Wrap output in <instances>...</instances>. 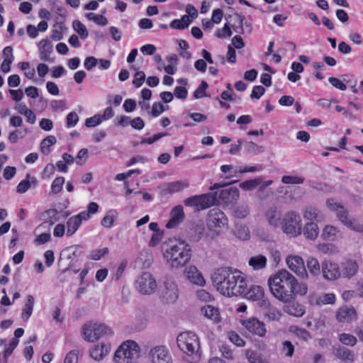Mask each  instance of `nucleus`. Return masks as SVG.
<instances>
[{
    "instance_id": "18",
    "label": "nucleus",
    "mask_w": 363,
    "mask_h": 363,
    "mask_svg": "<svg viewBox=\"0 0 363 363\" xmlns=\"http://www.w3.org/2000/svg\"><path fill=\"white\" fill-rule=\"evenodd\" d=\"M264 216L270 226L279 227L282 219L281 212L276 206L268 207L264 211Z\"/></svg>"
},
{
    "instance_id": "48",
    "label": "nucleus",
    "mask_w": 363,
    "mask_h": 363,
    "mask_svg": "<svg viewBox=\"0 0 363 363\" xmlns=\"http://www.w3.org/2000/svg\"><path fill=\"white\" fill-rule=\"evenodd\" d=\"M30 174H27L26 179H23L17 186L16 191L19 194H23L26 192L30 187Z\"/></svg>"
},
{
    "instance_id": "43",
    "label": "nucleus",
    "mask_w": 363,
    "mask_h": 363,
    "mask_svg": "<svg viewBox=\"0 0 363 363\" xmlns=\"http://www.w3.org/2000/svg\"><path fill=\"white\" fill-rule=\"evenodd\" d=\"M72 27L79 34L82 39H86L89 35V32L86 26L79 21L75 20L72 22Z\"/></svg>"
},
{
    "instance_id": "26",
    "label": "nucleus",
    "mask_w": 363,
    "mask_h": 363,
    "mask_svg": "<svg viewBox=\"0 0 363 363\" xmlns=\"http://www.w3.org/2000/svg\"><path fill=\"white\" fill-rule=\"evenodd\" d=\"M38 48L40 52V59L45 62H50L49 55L53 51V45L48 39H43L38 43Z\"/></svg>"
},
{
    "instance_id": "10",
    "label": "nucleus",
    "mask_w": 363,
    "mask_h": 363,
    "mask_svg": "<svg viewBox=\"0 0 363 363\" xmlns=\"http://www.w3.org/2000/svg\"><path fill=\"white\" fill-rule=\"evenodd\" d=\"M135 287L140 294L150 295L155 291L157 284L150 273L144 272L136 279Z\"/></svg>"
},
{
    "instance_id": "23",
    "label": "nucleus",
    "mask_w": 363,
    "mask_h": 363,
    "mask_svg": "<svg viewBox=\"0 0 363 363\" xmlns=\"http://www.w3.org/2000/svg\"><path fill=\"white\" fill-rule=\"evenodd\" d=\"M111 350V345L108 343L101 342L95 345L90 351V356L96 361L101 360L106 357Z\"/></svg>"
},
{
    "instance_id": "4",
    "label": "nucleus",
    "mask_w": 363,
    "mask_h": 363,
    "mask_svg": "<svg viewBox=\"0 0 363 363\" xmlns=\"http://www.w3.org/2000/svg\"><path fill=\"white\" fill-rule=\"evenodd\" d=\"M139 346L133 340L123 342L116 350L113 356L114 363H134L139 357Z\"/></svg>"
},
{
    "instance_id": "3",
    "label": "nucleus",
    "mask_w": 363,
    "mask_h": 363,
    "mask_svg": "<svg viewBox=\"0 0 363 363\" xmlns=\"http://www.w3.org/2000/svg\"><path fill=\"white\" fill-rule=\"evenodd\" d=\"M164 257L172 267H181L191 259V248L185 241H176L166 250Z\"/></svg>"
},
{
    "instance_id": "25",
    "label": "nucleus",
    "mask_w": 363,
    "mask_h": 363,
    "mask_svg": "<svg viewBox=\"0 0 363 363\" xmlns=\"http://www.w3.org/2000/svg\"><path fill=\"white\" fill-rule=\"evenodd\" d=\"M239 190L235 187L223 189L219 194V198L226 203H231L236 201L239 199Z\"/></svg>"
},
{
    "instance_id": "63",
    "label": "nucleus",
    "mask_w": 363,
    "mask_h": 363,
    "mask_svg": "<svg viewBox=\"0 0 363 363\" xmlns=\"http://www.w3.org/2000/svg\"><path fill=\"white\" fill-rule=\"evenodd\" d=\"M79 351L73 350L67 354L64 363H77Z\"/></svg>"
},
{
    "instance_id": "32",
    "label": "nucleus",
    "mask_w": 363,
    "mask_h": 363,
    "mask_svg": "<svg viewBox=\"0 0 363 363\" xmlns=\"http://www.w3.org/2000/svg\"><path fill=\"white\" fill-rule=\"evenodd\" d=\"M201 313L215 323H219L220 321V313L217 308L208 305L201 308Z\"/></svg>"
},
{
    "instance_id": "62",
    "label": "nucleus",
    "mask_w": 363,
    "mask_h": 363,
    "mask_svg": "<svg viewBox=\"0 0 363 363\" xmlns=\"http://www.w3.org/2000/svg\"><path fill=\"white\" fill-rule=\"evenodd\" d=\"M163 235H164V232L162 230L157 231V233H153V234L152 235L151 239L149 242V246L155 247L157 245H158L161 242V240L163 238Z\"/></svg>"
},
{
    "instance_id": "50",
    "label": "nucleus",
    "mask_w": 363,
    "mask_h": 363,
    "mask_svg": "<svg viewBox=\"0 0 363 363\" xmlns=\"http://www.w3.org/2000/svg\"><path fill=\"white\" fill-rule=\"evenodd\" d=\"M19 340L16 338H13L11 341L6 346V348L3 352V357L6 361L7 358L12 354L15 348L18 345Z\"/></svg>"
},
{
    "instance_id": "53",
    "label": "nucleus",
    "mask_w": 363,
    "mask_h": 363,
    "mask_svg": "<svg viewBox=\"0 0 363 363\" xmlns=\"http://www.w3.org/2000/svg\"><path fill=\"white\" fill-rule=\"evenodd\" d=\"M339 339L342 344L346 345L353 346L357 342V338L350 334L342 333Z\"/></svg>"
},
{
    "instance_id": "39",
    "label": "nucleus",
    "mask_w": 363,
    "mask_h": 363,
    "mask_svg": "<svg viewBox=\"0 0 363 363\" xmlns=\"http://www.w3.org/2000/svg\"><path fill=\"white\" fill-rule=\"evenodd\" d=\"M57 142L56 138L54 135H49L44 138L40 143L41 152L48 155L50 153V146L55 144Z\"/></svg>"
},
{
    "instance_id": "58",
    "label": "nucleus",
    "mask_w": 363,
    "mask_h": 363,
    "mask_svg": "<svg viewBox=\"0 0 363 363\" xmlns=\"http://www.w3.org/2000/svg\"><path fill=\"white\" fill-rule=\"evenodd\" d=\"M229 340L236 346L242 347L245 345L243 339L235 332L232 331L229 333Z\"/></svg>"
},
{
    "instance_id": "14",
    "label": "nucleus",
    "mask_w": 363,
    "mask_h": 363,
    "mask_svg": "<svg viewBox=\"0 0 363 363\" xmlns=\"http://www.w3.org/2000/svg\"><path fill=\"white\" fill-rule=\"evenodd\" d=\"M289 268L302 279L308 277L303 259L297 255H289L286 259Z\"/></svg>"
},
{
    "instance_id": "24",
    "label": "nucleus",
    "mask_w": 363,
    "mask_h": 363,
    "mask_svg": "<svg viewBox=\"0 0 363 363\" xmlns=\"http://www.w3.org/2000/svg\"><path fill=\"white\" fill-rule=\"evenodd\" d=\"M187 279L192 283L203 286L206 283L202 274L194 266H190L185 270Z\"/></svg>"
},
{
    "instance_id": "42",
    "label": "nucleus",
    "mask_w": 363,
    "mask_h": 363,
    "mask_svg": "<svg viewBox=\"0 0 363 363\" xmlns=\"http://www.w3.org/2000/svg\"><path fill=\"white\" fill-rule=\"evenodd\" d=\"M267 263V259L263 255L252 257L250 259L249 264L253 267L254 269L258 270L264 268Z\"/></svg>"
},
{
    "instance_id": "17",
    "label": "nucleus",
    "mask_w": 363,
    "mask_h": 363,
    "mask_svg": "<svg viewBox=\"0 0 363 363\" xmlns=\"http://www.w3.org/2000/svg\"><path fill=\"white\" fill-rule=\"evenodd\" d=\"M170 218L166 223L165 227L168 229H172L177 227L184 219V213L183 206L177 205L170 211Z\"/></svg>"
},
{
    "instance_id": "64",
    "label": "nucleus",
    "mask_w": 363,
    "mask_h": 363,
    "mask_svg": "<svg viewBox=\"0 0 363 363\" xmlns=\"http://www.w3.org/2000/svg\"><path fill=\"white\" fill-rule=\"evenodd\" d=\"M265 89L260 85L255 86L252 88V93L250 94V97L252 99H259L260 97L264 94Z\"/></svg>"
},
{
    "instance_id": "30",
    "label": "nucleus",
    "mask_w": 363,
    "mask_h": 363,
    "mask_svg": "<svg viewBox=\"0 0 363 363\" xmlns=\"http://www.w3.org/2000/svg\"><path fill=\"white\" fill-rule=\"evenodd\" d=\"M288 303L289 304L285 306L284 308V311L286 313L296 317H301L303 315L305 308L301 304L293 301Z\"/></svg>"
},
{
    "instance_id": "55",
    "label": "nucleus",
    "mask_w": 363,
    "mask_h": 363,
    "mask_svg": "<svg viewBox=\"0 0 363 363\" xmlns=\"http://www.w3.org/2000/svg\"><path fill=\"white\" fill-rule=\"evenodd\" d=\"M282 352L287 357H292L294 352V346L291 341L286 340L282 343Z\"/></svg>"
},
{
    "instance_id": "37",
    "label": "nucleus",
    "mask_w": 363,
    "mask_h": 363,
    "mask_svg": "<svg viewBox=\"0 0 363 363\" xmlns=\"http://www.w3.org/2000/svg\"><path fill=\"white\" fill-rule=\"evenodd\" d=\"M289 332L295 335L298 338L306 342L312 338L311 333L305 328H299L296 325H292L289 328Z\"/></svg>"
},
{
    "instance_id": "31",
    "label": "nucleus",
    "mask_w": 363,
    "mask_h": 363,
    "mask_svg": "<svg viewBox=\"0 0 363 363\" xmlns=\"http://www.w3.org/2000/svg\"><path fill=\"white\" fill-rule=\"evenodd\" d=\"M305 237L309 240H315L319 233V228L316 223L308 222L303 228Z\"/></svg>"
},
{
    "instance_id": "11",
    "label": "nucleus",
    "mask_w": 363,
    "mask_h": 363,
    "mask_svg": "<svg viewBox=\"0 0 363 363\" xmlns=\"http://www.w3.org/2000/svg\"><path fill=\"white\" fill-rule=\"evenodd\" d=\"M216 197L211 194L196 195L186 199L184 201L186 206L196 207L197 209H206L215 203Z\"/></svg>"
},
{
    "instance_id": "27",
    "label": "nucleus",
    "mask_w": 363,
    "mask_h": 363,
    "mask_svg": "<svg viewBox=\"0 0 363 363\" xmlns=\"http://www.w3.org/2000/svg\"><path fill=\"white\" fill-rule=\"evenodd\" d=\"M336 318L343 323L352 321L356 318V311L354 308H341L337 312Z\"/></svg>"
},
{
    "instance_id": "41",
    "label": "nucleus",
    "mask_w": 363,
    "mask_h": 363,
    "mask_svg": "<svg viewBox=\"0 0 363 363\" xmlns=\"http://www.w3.org/2000/svg\"><path fill=\"white\" fill-rule=\"evenodd\" d=\"M307 267L309 272L313 276H318L322 272L321 267L317 259L314 257H310L307 260Z\"/></svg>"
},
{
    "instance_id": "2",
    "label": "nucleus",
    "mask_w": 363,
    "mask_h": 363,
    "mask_svg": "<svg viewBox=\"0 0 363 363\" xmlns=\"http://www.w3.org/2000/svg\"><path fill=\"white\" fill-rule=\"evenodd\" d=\"M211 279L217 290L224 296H238L246 288V280L241 272L230 267L218 269Z\"/></svg>"
},
{
    "instance_id": "47",
    "label": "nucleus",
    "mask_w": 363,
    "mask_h": 363,
    "mask_svg": "<svg viewBox=\"0 0 363 363\" xmlns=\"http://www.w3.org/2000/svg\"><path fill=\"white\" fill-rule=\"evenodd\" d=\"M86 17L99 26H104L108 23L107 18L102 15H96L94 13H89L86 14Z\"/></svg>"
},
{
    "instance_id": "13",
    "label": "nucleus",
    "mask_w": 363,
    "mask_h": 363,
    "mask_svg": "<svg viewBox=\"0 0 363 363\" xmlns=\"http://www.w3.org/2000/svg\"><path fill=\"white\" fill-rule=\"evenodd\" d=\"M152 363H172V359L168 349L162 345L152 347L149 353Z\"/></svg>"
},
{
    "instance_id": "57",
    "label": "nucleus",
    "mask_w": 363,
    "mask_h": 363,
    "mask_svg": "<svg viewBox=\"0 0 363 363\" xmlns=\"http://www.w3.org/2000/svg\"><path fill=\"white\" fill-rule=\"evenodd\" d=\"M145 79V74L143 71L136 72L134 74L133 84L136 88H139L143 85Z\"/></svg>"
},
{
    "instance_id": "40",
    "label": "nucleus",
    "mask_w": 363,
    "mask_h": 363,
    "mask_svg": "<svg viewBox=\"0 0 363 363\" xmlns=\"http://www.w3.org/2000/svg\"><path fill=\"white\" fill-rule=\"evenodd\" d=\"M81 224L79 219L77 218L75 216L70 217L67 221L66 235L67 236H71L74 234Z\"/></svg>"
},
{
    "instance_id": "29",
    "label": "nucleus",
    "mask_w": 363,
    "mask_h": 363,
    "mask_svg": "<svg viewBox=\"0 0 363 363\" xmlns=\"http://www.w3.org/2000/svg\"><path fill=\"white\" fill-rule=\"evenodd\" d=\"M303 218L311 222H320L323 219V215L320 211L313 206H308L303 212Z\"/></svg>"
},
{
    "instance_id": "46",
    "label": "nucleus",
    "mask_w": 363,
    "mask_h": 363,
    "mask_svg": "<svg viewBox=\"0 0 363 363\" xmlns=\"http://www.w3.org/2000/svg\"><path fill=\"white\" fill-rule=\"evenodd\" d=\"M246 357L250 363H267L259 353L253 350H247Z\"/></svg>"
},
{
    "instance_id": "5",
    "label": "nucleus",
    "mask_w": 363,
    "mask_h": 363,
    "mask_svg": "<svg viewBox=\"0 0 363 363\" xmlns=\"http://www.w3.org/2000/svg\"><path fill=\"white\" fill-rule=\"evenodd\" d=\"M112 330L104 323L89 322L84 323L82 328V334L84 339L90 342L97 341L105 335H112Z\"/></svg>"
},
{
    "instance_id": "15",
    "label": "nucleus",
    "mask_w": 363,
    "mask_h": 363,
    "mask_svg": "<svg viewBox=\"0 0 363 363\" xmlns=\"http://www.w3.org/2000/svg\"><path fill=\"white\" fill-rule=\"evenodd\" d=\"M179 297V290L176 284L172 281L164 282V287L161 291L160 298L166 303H174Z\"/></svg>"
},
{
    "instance_id": "16",
    "label": "nucleus",
    "mask_w": 363,
    "mask_h": 363,
    "mask_svg": "<svg viewBox=\"0 0 363 363\" xmlns=\"http://www.w3.org/2000/svg\"><path fill=\"white\" fill-rule=\"evenodd\" d=\"M321 271L323 277L330 281L336 280L341 275L338 264L329 260H325L322 262Z\"/></svg>"
},
{
    "instance_id": "52",
    "label": "nucleus",
    "mask_w": 363,
    "mask_h": 363,
    "mask_svg": "<svg viewBox=\"0 0 363 363\" xmlns=\"http://www.w3.org/2000/svg\"><path fill=\"white\" fill-rule=\"evenodd\" d=\"M245 150L247 154H256L257 152H262L263 147L262 146L257 145L253 142H247L244 146Z\"/></svg>"
},
{
    "instance_id": "35",
    "label": "nucleus",
    "mask_w": 363,
    "mask_h": 363,
    "mask_svg": "<svg viewBox=\"0 0 363 363\" xmlns=\"http://www.w3.org/2000/svg\"><path fill=\"white\" fill-rule=\"evenodd\" d=\"M191 23V20H190L189 16L184 15L180 19L173 20L169 26L173 29L183 30L188 28Z\"/></svg>"
},
{
    "instance_id": "8",
    "label": "nucleus",
    "mask_w": 363,
    "mask_h": 363,
    "mask_svg": "<svg viewBox=\"0 0 363 363\" xmlns=\"http://www.w3.org/2000/svg\"><path fill=\"white\" fill-rule=\"evenodd\" d=\"M228 223V218L220 209L214 208L208 211L206 225L210 231L215 233L218 235L223 228L227 227Z\"/></svg>"
},
{
    "instance_id": "21",
    "label": "nucleus",
    "mask_w": 363,
    "mask_h": 363,
    "mask_svg": "<svg viewBox=\"0 0 363 363\" xmlns=\"http://www.w3.org/2000/svg\"><path fill=\"white\" fill-rule=\"evenodd\" d=\"M260 306L264 308V315L270 321H278L281 313L280 311L274 306H271L268 300H262V303H260Z\"/></svg>"
},
{
    "instance_id": "33",
    "label": "nucleus",
    "mask_w": 363,
    "mask_h": 363,
    "mask_svg": "<svg viewBox=\"0 0 363 363\" xmlns=\"http://www.w3.org/2000/svg\"><path fill=\"white\" fill-rule=\"evenodd\" d=\"M234 235L240 240H247L250 238V233L248 228L240 223H237L234 229Z\"/></svg>"
},
{
    "instance_id": "1",
    "label": "nucleus",
    "mask_w": 363,
    "mask_h": 363,
    "mask_svg": "<svg viewBox=\"0 0 363 363\" xmlns=\"http://www.w3.org/2000/svg\"><path fill=\"white\" fill-rule=\"evenodd\" d=\"M268 285L272 294L283 303L294 301L297 295L305 296L308 286L298 283V280L286 269H281L268 279Z\"/></svg>"
},
{
    "instance_id": "49",
    "label": "nucleus",
    "mask_w": 363,
    "mask_h": 363,
    "mask_svg": "<svg viewBox=\"0 0 363 363\" xmlns=\"http://www.w3.org/2000/svg\"><path fill=\"white\" fill-rule=\"evenodd\" d=\"M318 249L323 253L328 255L335 254L337 252L336 246L332 243L319 244Z\"/></svg>"
},
{
    "instance_id": "36",
    "label": "nucleus",
    "mask_w": 363,
    "mask_h": 363,
    "mask_svg": "<svg viewBox=\"0 0 363 363\" xmlns=\"http://www.w3.org/2000/svg\"><path fill=\"white\" fill-rule=\"evenodd\" d=\"M35 303V298L32 295L27 296V301L22 310L21 317L24 320H28L32 315Z\"/></svg>"
},
{
    "instance_id": "9",
    "label": "nucleus",
    "mask_w": 363,
    "mask_h": 363,
    "mask_svg": "<svg viewBox=\"0 0 363 363\" xmlns=\"http://www.w3.org/2000/svg\"><path fill=\"white\" fill-rule=\"evenodd\" d=\"M327 206L331 211L336 212L337 218L346 227L356 232H363V225L355 223L353 220L350 219L348 218V211L343 206L335 202L333 199L328 200Z\"/></svg>"
},
{
    "instance_id": "44",
    "label": "nucleus",
    "mask_w": 363,
    "mask_h": 363,
    "mask_svg": "<svg viewBox=\"0 0 363 363\" xmlns=\"http://www.w3.org/2000/svg\"><path fill=\"white\" fill-rule=\"evenodd\" d=\"M338 230L333 225H326L323 230L322 236L324 239L333 241L335 240Z\"/></svg>"
},
{
    "instance_id": "61",
    "label": "nucleus",
    "mask_w": 363,
    "mask_h": 363,
    "mask_svg": "<svg viewBox=\"0 0 363 363\" xmlns=\"http://www.w3.org/2000/svg\"><path fill=\"white\" fill-rule=\"evenodd\" d=\"M102 122V118L99 115L86 118L85 125L88 128L95 127Z\"/></svg>"
},
{
    "instance_id": "34",
    "label": "nucleus",
    "mask_w": 363,
    "mask_h": 363,
    "mask_svg": "<svg viewBox=\"0 0 363 363\" xmlns=\"http://www.w3.org/2000/svg\"><path fill=\"white\" fill-rule=\"evenodd\" d=\"M335 355L345 362H352L354 359V354L350 350L345 347H339L335 349Z\"/></svg>"
},
{
    "instance_id": "20",
    "label": "nucleus",
    "mask_w": 363,
    "mask_h": 363,
    "mask_svg": "<svg viewBox=\"0 0 363 363\" xmlns=\"http://www.w3.org/2000/svg\"><path fill=\"white\" fill-rule=\"evenodd\" d=\"M241 295H243L246 298L249 300L258 301H260V303H262V300H266L264 298V290L259 286H252L250 289H248L247 284H246L245 291Z\"/></svg>"
},
{
    "instance_id": "28",
    "label": "nucleus",
    "mask_w": 363,
    "mask_h": 363,
    "mask_svg": "<svg viewBox=\"0 0 363 363\" xmlns=\"http://www.w3.org/2000/svg\"><path fill=\"white\" fill-rule=\"evenodd\" d=\"M359 269L357 262L348 259L342 264V273L344 277L351 278L354 276Z\"/></svg>"
},
{
    "instance_id": "59",
    "label": "nucleus",
    "mask_w": 363,
    "mask_h": 363,
    "mask_svg": "<svg viewBox=\"0 0 363 363\" xmlns=\"http://www.w3.org/2000/svg\"><path fill=\"white\" fill-rule=\"evenodd\" d=\"M89 157L88 150L86 148L81 149L77 155L76 163L79 165H82L86 161Z\"/></svg>"
},
{
    "instance_id": "45",
    "label": "nucleus",
    "mask_w": 363,
    "mask_h": 363,
    "mask_svg": "<svg viewBox=\"0 0 363 363\" xmlns=\"http://www.w3.org/2000/svg\"><path fill=\"white\" fill-rule=\"evenodd\" d=\"M262 182V180L259 178L254 179H250L241 182L239 186L245 191H251L256 189Z\"/></svg>"
},
{
    "instance_id": "6",
    "label": "nucleus",
    "mask_w": 363,
    "mask_h": 363,
    "mask_svg": "<svg viewBox=\"0 0 363 363\" xmlns=\"http://www.w3.org/2000/svg\"><path fill=\"white\" fill-rule=\"evenodd\" d=\"M279 226L287 236L296 238L302 232L301 216L294 211L286 212L283 216Z\"/></svg>"
},
{
    "instance_id": "51",
    "label": "nucleus",
    "mask_w": 363,
    "mask_h": 363,
    "mask_svg": "<svg viewBox=\"0 0 363 363\" xmlns=\"http://www.w3.org/2000/svg\"><path fill=\"white\" fill-rule=\"evenodd\" d=\"M65 183V178L63 177H58L54 179L51 184V191L53 194H58L61 191L62 185Z\"/></svg>"
},
{
    "instance_id": "38",
    "label": "nucleus",
    "mask_w": 363,
    "mask_h": 363,
    "mask_svg": "<svg viewBox=\"0 0 363 363\" xmlns=\"http://www.w3.org/2000/svg\"><path fill=\"white\" fill-rule=\"evenodd\" d=\"M220 171L225 174L220 176L224 179H230L237 177L239 173V167H234L232 164H223L220 167Z\"/></svg>"
},
{
    "instance_id": "56",
    "label": "nucleus",
    "mask_w": 363,
    "mask_h": 363,
    "mask_svg": "<svg viewBox=\"0 0 363 363\" xmlns=\"http://www.w3.org/2000/svg\"><path fill=\"white\" fill-rule=\"evenodd\" d=\"M281 182L284 184H299L303 183L304 179L300 177L295 176H284L281 178Z\"/></svg>"
},
{
    "instance_id": "54",
    "label": "nucleus",
    "mask_w": 363,
    "mask_h": 363,
    "mask_svg": "<svg viewBox=\"0 0 363 363\" xmlns=\"http://www.w3.org/2000/svg\"><path fill=\"white\" fill-rule=\"evenodd\" d=\"M208 85L206 81H201L199 86L194 91V97L196 99H201L206 96V90Z\"/></svg>"
},
{
    "instance_id": "22",
    "label": "nucleus",
    "mask_w": 363,
    "mask_h": 363,
    "mask_svg": "<svg viewBox=\"0 0 363 363\" xmlns=\"http://www.w3.org/2000/svg\"><path fill=\"white\" fill-rule=\"evenodd\" d=\"M189 186L187 182L177 181L164 184L161 187V194L163 195L172 194L175 192H179Z\"/></svg>"
},
{
    "instance_id": "12",
    "label": "nucleus",
    "mask_w": 363,
    "mask_h": 363,
    "mask_svg": "<svg viewBox=\"0 0 363 363\" xmlns=\"http://www.w3.org/2000/svg\"><path fill=\"white\" fill-rule=\"evenodd\" d=\"M245 328L253 335L263 337L267 333L265 324L256 318H250L241 321Z\"/></svg>"
},
{
    "instance_id": "19",
    "label": "nucleus",
    "mask_w": 363,
    "mask_h": 363,
    "mask_svg": "<svg viewBox=\"0 0 363 363\" xmlns=\"http://www.w3.org/2000/svg\"><path fill=\"white\" fill-rule=\"evenodd\" d=\"M59 212L55 208H50L46 210L42 215L43 220H44L36 230H40L41 228H45L48 226H51L54 225L59 220Z\"/></svg>"
},
{
    "instance_id": "7",
    "label": "nucleus",
    "mask_w": 363,
    "mask_h": 363,
    "mask_svg": "<svg viewBox=\"0 0 363 363\" xmlns=\"http://www.w3.org/2000/svg\"><path fill=\"white\" fill-rule=\"evenodd\" d=\"M179 348L187 355H194L199 353V340L197 335L191 331L180 333L177 338Z\"/></svg>"
},
{
    "instance_id": "60",
    "label": "nucleus",
    "mask_w": 363,
    "mask_h": 363,
    "mask_svg": "<svg viewBox=\"0 0 363 363\" xmlns=\"http://www.w3.org/2000/svg\"><path fill=\"white\" fill-rule=\"evenodd\" d=\"M108 247H104L103 249L95 250L91 252L90 258L93 260H99L103 256L108 254Z\"/></svg>"
}]
</instances>
